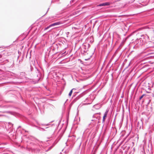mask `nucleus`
I'll return each mask as SVG.
<instances>
[{
  "mask_svg": "<svg viewBox=\"0 0 154 154\" xmlns=\"http://www.w3.org/2000/svg\"><path fill=\"white\" fill-rule=\"evenodd\" d=\"M110 3L108 2H105L101 3L97 5V6H108L110 5Z\"/></svg>",
  "mask_w": 154,
  "mask_h": 154,
  "instance_id": "obj_1",
  "label": "nucleus"
},
{
  "mask_svg": "<svg viewBox=\"0 0 154 154\" xmlns=\"http://www.w3.org/2000/svg\"><path fill=\"white\" fill-rule=\"evenodd\" d=\"M61 24V23L60 22H58L56 23H52L51 24V27L54 26H55L59 25Z\"/></svg>",
  "mask_w": 154,
  "mask_h": 154,
  "instance_id": "obj_2",
  "label": "nucleus"
},
{
  "mask_svg": "<svg viewBox=\"0 0 154 154\" xmlns=\"http://www.w3.org/2000/svg\"><path fill=\"white\" fill-rule=\"evenodd\" d=\"M41 146L44 149V150H43V151H48V150L50 149L51 148V147H50L48 148V149H46L45 146H44V144H43V143H42V144H41Z\"/></svg>",
  "mask_w": 154,
  "mask_h": 154,
  "instance_id": "obj_3",
  "label": "nucleus"
},
{
  "mask_svg": "<svg viewBox=\"0 0 154 154\" xmlns=\"http://www.w3.org/2000/svg\"><path fill=\"white\" fill-rule=\"evenodd\" d=\"M40 149L38 148H36L34 150V152L36 153H38L40 152Z\"/></svg>",
  "mask_w": 154,
  "mask_h": 154,
  "instance_id": "obj_4",
  "label": "nucleus"
},
{
  "mask_svg": "<svg viewBox=\"0 0 154 154\" xmlns=\"http://www.w3.org/2000/svg\"><path fill=\"white\" fill-rule=\"evenodd\" d=\"M74 89V88H73L72 89L71 91H70V92H69V96L70 97L71 96L72 94V90H73Z\"/></svg>",
  "mask_w": 154,
  "mask_h": 154,
  "instance_id": "obj_5",
  "label": "nucleus"
},
{
  "mask_svg": "<svg viewBox=\"0 0 154 154\" xmlns=\"http://www.w3.org/2000/svg\"><path fill=\"white\" fill-rule=\"evenodd\" d=\"M51 27V25H50L48 26H47V27L45 28L44 29V30H46L48 29H49V28H50Z\"/></svg>",
  "mask_w": 154,
  "mask_h": 154,
  "instance_id": "obj_6",
  "label": "nucleus"
},
{
  "mask_svg": "<svg viewBox=\"0 0 154 154\" xmlns=\"http://www.w3.org/2000/svg\"><path fill=\"white\" fill-rule=\"evenodd\" d=\"M108 112V111L106 110L105 112L104 116H107V114Z\"/></svg>",
  "mask_w": 154,
  "mask_h": 154,
  "instance_id": "obj_7",
  "label": "nucleus"
},
{
  "mask_svg": "<svg viewBox=\"0 0 154 154\" xmlns=\"http://www.w3.org/2000/svg\"><path fill=\"white\" fill-rule=\"evenodd\" d=\"M108 112V111L106 110L105 112L104 116H107V114Z\"/></svg>",
  "mask_w": 154,
  "mask_h": 154,
  "instance_id": "obj_8",
  "label": "nucleus"
},
{
  "mask_svg": "<svg viewBox=\"0 0 154 154\" xmlns=\"http://www.w3.org/2000/svg\"><path fill=\"white\" fill-rule=\"evenodd\" d=\"M106 117V116H103V122H104V121L105 120V118Z\"/></svg>",
  "mask_w": 154,
  "mask_h": 154,
  "instance_id": "obj_9",
  "label": "nucleus"
},
{
  "mask_svg": "<svg viewBox=\"0 0 154 154\" xmlns=\"http://www.w3.org/2000/svg\"><path fill=\"white\" fill-rule=\"evenodd\" d=\"M145 95V94H143L142 95L140 98L139 99L140 100H141L143 97V96Z\"/></svg>",
  "mask_w": 154,
  "mask_h": 154,
  "instance_id": "obj_10",
  "label": "nucleus"
},
{
  "mask_svg": "<svg viewBox=\"0 0 154 154\" xmlns=\"http://www.w3.org/2000/svg\"><path fill=\"white\" fill-rule=\"evenodd\" d=\"M152 96L153 97H154V94H152Z\"/></svg>",
  "mask_w": 154,
  "mask_h": 154,
  "instance_id": "obj_11",
  "label": "nucleus"
}]
</instances>
